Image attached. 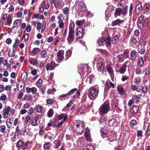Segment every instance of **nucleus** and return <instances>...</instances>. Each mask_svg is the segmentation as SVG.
Returning <instances> with one entry per match:
<instances>
[{
    "instance_id": "nucleus-1",
    "label": "nucleus",
    "mask_w": 150,
    "mask_h": 150,
    "mask_svg": "<svg viewBox=\"0 0 150 150\" xmlns=\"http://www.w3.org/2000/svg\"><path fill=\"white\" fill-rule=\"evenodd\" d=\"M98 87L97 86L91 87L89 89L88 95L92 100H94L98 95L99 93Z\"/></svg>"
},
{
    "instance_id": "nucleus-2",
    "label": "nucleus",
    "mask_w": 150,
    "mask_h": 150,
    "mask_svg": "<svg viewBox=\"0 0 150 150\" xmlns=\"http://www.w3.org/2000/svg\"><path fill=\"white\" fill-rule=\"evenodd\" d=\"M149 22V20L146 18L144 19L143 16H140L137 20V25L139 28L141 29L144 27H147Z\"/></svg>"
},
{
    "instance_id": "nucleus-3",
    "label": "nucleus",
    "mask_w": 150,
    "mask_h": 150,
    "mask_svg": "<svg viewBox=\"0 0 150 150\" xmlns=\"http://www.w3.org/2000/svg\"><path fill=\"white\" fill-rule=\"evenodd\" d=\"M110 110V104L105 103L100 107L99 112L100 115L106 114Z\"/></svg>"
},
{
    "instance_id": "nucleus-4",
    "label": "nucleus",
    "mask_w": 150,
    "mask_h": 150,
    "mask_svg": "<svg viewBox=\"0 0 150 150\" xmlns=\"http://www.w3.org/2000/svg\"><path fill=\"white\" fill-rule=\"evenodd\" d=\"M74 28H73L72 26L70 25L69 28L68 35L67 38L68 42L69 44H71V42H73L74 40Z\"/></svg>"
},
{
    "instance_id": "nucleus-5",
    "label": "nucleus",
    "mask_w": 150,
    "mask_h": 150,
    "mask_svg": "<svg viewBox=\"0 0 150 150\" xmlns=\"http://www.w3.org/2000/svg\"><path fill=\"white\" fill-rule=\"evenodd\" d=\"M127 7L126 6L122 8H116L114 16L116 18L118 16H120L121 14L125 15L127 14Z\"/></svg>"
},
{
    "instance_id": "nucleus-6",
    "label": "nucleus",
    "mask_w": 150,
    "mask_h": 150,
    "mask_svg": "<svg viewBox=\"0 0 150 150\" xmlns=\"http://www.w3.org/2000/svg\"><path fill=\"white\" fill-rule=\"evenodd\" d=\"M98 45L100 46L103 45L105 44L107 47L110 46V37H107L105 39L103 38H100L97 41Z\"/></svg>"
},
{
    "instance_id": "nucleus-7",
    "label": "nucleus",
    "mask_w": 150,
    "mask_h": 150,
    "mask_svg": "<svg viewBox=\"0 0 150 150\" xmlns=\"http://www.w3.org/2000/svg\"><path fill=\"white\" fill-rule=\"evenodd\" d=\"M105 66L103 60L101 59H99L97 62V68L98 71L99 72H102L103 74V69Z\"/></svg>"
},
{
    "instance_id": "nucleus-8",
    "label": "nucleus",
    "mask_w": 150,
    "mask_h": 150,
    "mask_svg": "<svg viewBox=\"0 0 150 150\" xmlns=\"http://www.w3.org/2000/svg\"><path fill=\"white\" fill-rule=\"evenodd\" d=\"M76 35L77 36L76 40L81 38L83 37L85 33L82 27H77L76 30Z\"/></svg>"
},
{
    "instance_id": "nucleus-9",
    "label": "nucleus",
    "mask_w": 150,
    "mask_h": 150,
    "mask_svg": "<svg viewBox=\"0 0 150 150\" xmlns=\"http://www.w3.org/2000/svg\"><path fill=\"white\" fill-rule=\"evenodd\" d=\"M115 8V7H113L112 5H110L108 7L105 12V18L107 21L111 15V13L114 11Z\"/></svg>"
},
{
    "instance_id": "nucleus-10",
    "label": "nucleus",
    "mask_w": 150,
    "mask_h": 150,
    "mask_svg": "<svg viewBox=\"0 0 150 150\" xmlns=\"http://www.w3.org/2000/svg\"><path fill=\"white\" fill-rule=\"evenodd\" d=\"M77 5V8L79 11H80L82 12H83L86 10V6L85 5L84 3L83 2H78Z\"/></svg>"
},
{
    "instance_id": "nucleus-11",
    "label": "nucleus",
    "mask_w": 150,
    "mask_h": 150,
    "mask_svg": "<svg viewBox=\"0 0 150 150\" xmlns=\"http://www.w3.org/2000/svg\"><path fill=\"white\" fill-rule=\"evenodd\" d=\"M77 127H79L81 129L82 133H83V127L85 125L84 123L81 121H77L76 124H74Z\"/></svg>"
},
{
    "instance_id": "nucleus-12",
    "label": "nucleus",
    "mask_w": 150,
    "mask_h": 150,
    "mask_svg": "<svg viewBox=\"0 0 150 150\" xmlns=\"http://www.w3.org/2000/svg\"><path fill=\"white\" fill-rule=\"evenodd\" d=\"M64 51L62 50L59 51L57 53V58L59 61H62L63 59Z\"/></svg>"
},
{
    "instance_id": "nucleus-13",
    "label": "nucleus",
    "mask_w": 150,
    "mask_h": 150,
    "mask_svg": "<svg viewBox=\"0 0 150 150\" xmlns=\"http://www.w3.org/2000/svg\"><path fill=\"white\" fill-rule=\"evenodd\" d=\"M108 125L110 127H113L116 126L117 124L115 119H111L108 120Z\"/></svg>"
},
{
    "instance_id": "nucleus-14",
    "label": "nucleus",
    "mask_w": 150,
    "mask_h": 150,
    "mask_svg": "<svg viewBox=\"0 0 150 150\" xmlns=\"http://www.w3.org/2000/svg\"><path fill=\"white\" fill-rule=\"evenodd\" d=\"M125 22L124 20H121L120 19H118L113 21L112 23V25L113 26L118 25H120V24L123 23Z\"/></svg>"
},
{
    "instance_id": "nucleus-15",
    "label": "nucleus",
    "mask_w": 150,
    "mask_h": 150,
    "mask_svg": "<svg viewBox=\"0 0 150 150\" xmlns=\"http://www.w3.org/2000/svg\"><path fill=\"white\" fill-rule=\"evenodd\" d=\"M120 37V35H115L111 40H110V43L112 42L113 44H115L118 42L119 41V38Z\"/></svg>"
},
{
    "instance_id": "nucleus-16",
    "label": "nucleus",
    "mask_w": 150,
    "mask_h": 150,
    "mask_svg": "<svg viewBox=\"0 0 150 150\" xmlns=\"http://www.w3.org/2000/svg\"><path fill=\"white\" fill-rule=\"evenodd\" d=\"M106 68L107 71L110 76L112 77L113 76H114L113 70L110 66L108 64L106 65Z\"/></svg>"
},
{
    "instance_id": "nucleus-17",
    "label": "nucleus",
    "mask_w": 150,
    "mask_h": 150,
    "mask_svg": "<svg viewBox=\"0 0 150 150\" xmlns=\"http://www.w3.org/2000/svg\"><path fill=\"white\" fill-rule=\"evenodd\" d=\"M84 135L86 139L88 141L90 142L91 141V134L90 130L89 129H86L84 133Z\"/></svg>"
},
{
    "instance_id": "nucleus-18",
    "label": "nucleus",
    "mask_w": 150,
    "mask_h": 150,
    "mask_svg": "<svg viewBox=\"0 0 150 150\" xmlns=\"http://www.w3.org/2000/svg\"><path fill=\"white\" fill-rule=\"evenodd\" d=\"M117 91L120 96L124 95L125 93V90L120 86H118L117 87Z\"/></svg>"
},
{
    "instance_id": "nucleus-19",
    "label": "nucleus",
    "mask_w": 150,
    "mask_h": 150,
    "mask_svg": "<svg viewBox=\"0 0 150 150\" xmlns=\"http://www.w3.org/2000/svg\"><path fill=\"white\" fill-rule=\"evenodd\" d=\"M88 67V64H85L84 65H80L79 69V71L81 73V72L86 70Z\"/></svg>"
},
{
    "instance_id": "nucleus-20",
    "label": "nucleus",
    "mask_w": 150,
    "mask_h": 150,
    "mask_svg": "<svg viewBox=\"0 0 150 150\" xmlns=\"http://www.w3.org/2000/svg\"><path fill=\"white\" fill-rule=\"evenodd\" d=\"M30 149L31 145L29 142H26L23 146V150H25L26 149L27 150H30Z\"/></svg>"
},
{
    "instance_id": "nucleus-21",
    "label": "nucleus",
    "mask_w": 150,
    "mask_h": 150,
    "mask_svg": "<svg viewBox=\"0 0 150 150\" xmlns=\"http://www.w3.org/2000/svg\"><path fill=\"white\" fill-rule=\"evenodd\" d=\"M131 59L132 60H134L137 57V52L135 50L132 51L130 53Z\"/></svg>"
},
{
    "instance_id": "nucleus-22",
    "label": "nucleus",
    "mask_w": 150,
    "mask_h": 150,
    "mask_svg": "<svg viewBox=\"0 0 150 150\" xmlns=\"http://www.w3.org/2000/svg\"><path fill=\"white\" fill-rule=\"evenodd\" d=\"M21 21L20 19L16 20L14 22L13 25L12 26L13 28H14L16 27L19 26L21 23Z\"/></svg>"
},
{
    "instance_id": "nucleus-23",
    "label": "nucleus",
    "mask_w": 150,
    "mask_h": 150,
    "mask_svg": "<svg viewBox=\"0 0 150 150\" xmlns=\"http://www.w3.org/2000/svg\"><path fill=\"white\" fill-rule=\"evenodd\" d=\"M89 103H87V104H86V101L85 100H83L82 105H84L85 106H87L88 108H91L93 106V103L92 101L89 102Z\"/></svg>"
},
{
    "instance_id": "nucleus-24",
    "label": "nucleus",
    "mask_w": 150,
    "mask_h": 150,
    "mask_svg": "<svg viewBox=\"0 0 150 150\" xmlns=\"http://www.w3.org/2000/svg\"><path fill=\"white\" fill-rule=\"evenodd\" d=\"M51 146V144L49 142H45L43 145L44 149L47 150H49Z\"/></svg>"
},
{
    "instance_id": "nucleus-25",
    "label": "nucleus",
    "mask_w": 150,
    "mask_h": 150,
    "mask_svg": "<svg viewBox=\"0 0 150 150\" xmlns=\"http://www.w3.org/2000/svg\"><path fill=\"white\" fill-rule=\"evenodd\" d=\"M54 149L58 148L61 145V142L59 140H56L54 141Z\"/></svg>"
},
{
    "instance_id": "nucleus-26",
    "label": "nucleus",
    "mask_w": 150,
    "mask_h": 150,
    "mask_svg": "<svg viewBox=\"0 0 150 150\" xmlns=\"http://www.w3.org/2000/svg\"><path fill=\"white\" fill-rule=\"evenodd\" d=\"M127 68V65L125 63L123 64L122 66L119 69L120 72L122 74H123L126 71V68Z\"/></svg>"
},
{
    "instance_id": "nucleus-27",
    "label": "nucleus",
    "mask_w": 150,
    "mask_h": 150,
    "mask_svg": "<svg viewBox=\"0 0 150 150\" xmlns=\"http://www.w3.org/2000/svg\"><path fill=\"white\" fill-rule=\"evenodd\" d=\"M142 5L140 3H139L137 5L136 9H137L138 11V13L139 14L141 12L142 10Z\"/></svg>"
},
{
    "instance_id": "nucleus-28",
    "label": "nucleus",
    "mask_w": 150,
    "mask_h": 150,
    "mask_svg": "<svg viewBox=\"0 0 150 150\" xmlns=\"http://www.w3.org/2000/svg\"><path fill=\"white\" fill-rule=\"evenodd\" d=\"M85 21L84 19L81 20H77L76 22V24L78 26H80L83 25Z\"/></svg>"
},
{
    "instance_id": "nucleus-29",
    "label": "nucleus",
    "mask_w": 150,
    "mask_h": 150,
    "mask_svg": "<svg viewBox=\"0 0 150 150\" xmlns=\"http://www.w3.org/2000/svg\"><path fill=\"white\" fill-rule=\"evenodd\" d=\"M127 30V37H128L131 34V32H132L133 28L132 27H131L130 26L128 27Z\"/></svg>"
},
{
    "instance_id": "nucleus-30",
    "label": "nucleus",
    "mask_w": 150,
    "mask_h": 150,
    "mask_svg": "<svg viewBox=\"0 0 150 150\" xmlns=\"http://www.w3.org/2000/svg\"><path fill=\"white\" fill-rule=\"evenodd\" d=\"M24 145V142L21 140L18 141L16 144L17 147L21 148Z\"/></svg>"
},
{
    "instance_id": "nucleus-31",
    "label": "nucleus",
    "mask_w": 150,
    "mask_h": 150,
    "mask_svg": "<svg viewBox=\"0 0 150 150\" xmlns=\"http://www.w3.org/2000/svg\"><path fill=\"white\" fill-rule=\"evenodd\" d=\"M88 79L89 83H91L95 80V78L93 75H91L89 76Z\"/></svg>"
},
{
    "instance_id": "nucleus-32",
    "label": "nucleus",
    "mask_w": 150,
    "mask_h": 150,
    "mask_svg": "<svg viewBox=\"0 0 150 150\" xmlns=\"http://www.w3.org/2000/svg\"><path fill=\"white\" fill-rule=\"evenodd\" d=\"M53 110L52 108L50 109L47 113V116L50 117H51L53 114Z\"/></svg>"
},
{
    "instance_id": "nucleus-33",
    "label": "nucleus",
    "mask_w": 150,
    "mask_h": 150,
    "mask_svg": "<svg viewBox=\"0 0 150 150\" xmlns=\"http://www.w3.org/2000/svg\"><path fill=\"white\" fill-rule=\"evenodd\" d=\"M105 128L102 129L101 130V136L103 138H104L106 137V134L108 132L107 130L104 131Z\"/></svg>"
},
{
    "instance_id": "nucleus-34",
    "label": "nucleus",
    "mask_w": 150,
    "mask_h": 150,
    "mask_svg": "<svg viewBox=\"0 0 150 150\" xmlns=\"http://www.w3.org/2000/svg\"><path fill=\"white\" fill-rule=\"evenodd\" d=\"M46 2L45 1H43L41 4V6L40 8L39 11L40 12H42L44 10L45 5V4Z\"/></svg>"
},
{
    "instance_id": "nucleus-35",
    "label": "nucleus",
    "mask_w": 150,
    "mask_h": 150,
    "mask_svg": "<svg viewBox=\"0 0 150 150\" xmlns=\"http://www.w3.org/2000/svg\"><path fill=\"white\" fill-rule=\"evenodd\" d=\"M16 48H13V51L11 52L10 51L8 52V56L9 57H13L14 56L15 54L16 51Z\"/></svg>"
},
{
    "instance_id": "nucleus-36",
    "label": "nucleus",
    "mask_w": 150,
    "mask_h": 150,
    "mask_svg": "<svg viewBox=\"0 0 150 150\" xmlns=\"http://www.w3.org/2000/svg\"><path fill=\"white\" fill-rule=\"evenodd\" d=\"M138 108L136 106H134L131 110V113L132 114H135L136 113L138 110Z\"/></svg>"
},
{
    "instance_id": "nucleus-37",
    "label": "nucleus",
    "mask_w": 150,
    "mask_h": 150,
    "mask_svg": "<svg viewBox=\"0 0 150 150\" xmlns=\"http://www.w3.org/2000/svg\"><path fill=\"white\" fill-rule=\"evenodd\" d=\"M40 49L39 48H34L32 51L31 53L32 54H37L40 52Z\"/></svg>"
},
{
    "instance_id": "nucleus-38",
    "label": "nucleus",
    "mask_w": 150,
    "mask_h": 150,
    "mask_svg": "<svg viewBox=\"0 0 150 150\" xmlns=\"http://www.w3.org/2000/svg\"><path fill=\"white\" fill-rule=\"evenodd\" d=\"M86 150H94L95 149L93 146L90 144H88L86 146V148H85Z\"/></svg>"
},
{
    "instance_id": "nucleus-39",
    "label": "nucleus",
    "mask_w": 150,
    "mask_h": 150,
    "mask_svg": "<svg viewBox=\"0 0 150 150\" xmlns=\"http://www.w3.org/2000/svg\"><path fill=\"white\" fill-rule=\"evenodd\" d=\"M142 90L143 93H147L148 91V87L146 86H143L142 87Z\"/></svg>"
},
{
    "instance_id": "nucleus-40",
    "label": "nucleus",
    "mask_w": 150,
    "mask_h": 150,
    "mask_svg": "<svg viewBox=\"0 0 150 150\" xmlns=\"http://www.w3.org/2000/svg\"><path fill=\"white\" fill-rule=\"evenodd\" d=\"M29 61L31 64L34 66L36 65L37 61L36 60L33 58H31L29 59Z\"/></svg>"
},
{
    "instance_id": "nucleus-41",
    "label": "nucleus",
    "mask_w": 150,
    "mask_h": 150,
    "mask_svg": "<svg viewBox=\"0 0 150 150\" xmlns=\"http://www.w3.org/2000/svg\"><path fill=\"white\" fill-rule=\"evenodd\" d=\"M40 54L42 57V58H45L47 56V52L45 50L42 51Z\"/></svg>"
},
{
    "instance_id": "nucleus-42",
    "label": "nucleus",
    "mask_w": 150,
    "mask_h": 150,
    "mask_svg": "<svg viewBox=\"0 0 150 150\" xmlns=\"http://www.w3.org/2000/svg\"><path fill=\"white\" fill-rule=\"evenodd\" d=\"M77 90V88H74L70 90L68 93L67 94L68 96V97L69 96L72 95L74 93V92L76 91Z\"/></svg>"
},
{
    "instance_id": "nucleus-43",
    "label": "nucleus",
    "mask_w": 150,
    "mask_h": 150,
    "mask_svg": "<svg viewBox=\"0 0 150 150\" xmlns=\"http://www.w3.org/2000/svg\"><path fill=\"white\" fill-rule=\"evenodd\" d=\"M42 80L40 79H39L36 82V84L38 88H40L42 85Z\"/></svg>"
},
{
    "instance_id": "nucleus-44",
    "label": "nucleus",
    "mask_w": 150,
    "mask_h": 150,
    "mask_svg": "<svg viewBox=\"0 0 150 150\" xmlns=\"http://www.w3.org/2000/svg\"><path fill=\"white\" fill-rule=\"evenodd\" d=\"M117 58L118 62L122 61L124 59L123 55L122 54H119L117 56Z\"/></svg>"
},
{
    "instance_id": "nucleus-45",
    "label": "nucleus",
    "mask_w": 150,
    "mask_h": 150,
    "mask_svg": "<svg viewBox=\"0 0 150 150\" xmlns=\"http://www.w3.org/2000/svg\"><path fill=\"white\" fill-rule=\"evenodd\" d=\"M138 65L139 66L142 67L144 64V62L143 59H139L138 63Z\"/></svg>"
},
{
    "instance_id": "nucleus-46",
    "label": "nucleus",
    "mask_w": 150,
    "mask_h": 150,
    "mask_svg": "<svg viewBox=\"0 0 150 150\" xmlns=\"http://www.w3.org/2000/svg\"><path fill=\"white\" fill-rule=\"evenodd\" d=\"M19 42V40L18 38L16 39L15 42L13 45V48H16L15 47L17 46Z\"/></svg>"
},
{
    "instance_id": "nucleus-47",
    "label": "nucleus",
    "mask_w": 150,
    "mask_h": 150,
    "mask_svg": "<svg viewBox=\"0 0 150 150\" xmlns=\"http://www.w3.org/2000/svg\"><path fill=\"white\" fill-rule=\"evenodd\" d=\"M42 107L40 105H38L36 108V110L37 112H40L42 110Z\"/></svg>"
},
{
    "instance_id": "nucleus-48",
    "label": "nucleus",
    "mask_w": 150,
    "mask_h": 150,
    "mask_svg": "<svg viewBox=\"0 0 150 150\" xmlns=\"http://www.w3.org/2000/svg\"><path fill=\"white\" fill-rule=\"evenodd\" d=\"M7 24L8 25L10 24L12 22V18H11V15H9L7 18Z\"/></svg>"
},
{
    "instance_id": "nucleus-49",
    "label": "nucleus",
    "mask_w": 150,
    "mask_h": 150,
    "mask_svg": "<svg viewBox=\"0 0 150 150\" xmlns=\"http://www.w3.org/2000/svg\"><path fill=\"white\" fill-rule=\"evenodd\" d=\"M133 8V5L132 3L131 4L129 9V15L131 16L132 14V10Z\"/></svg>"
},
{
    "instance_id": "nucleus-50",
    "label": "nucleus",
    "mask_w": 150,
    "mask_h": 150,
    "mask_svg": "<svg viewBox=\"0 0 150 150\" xmlns=\"http://www.w3.org/2000/svg\"><path fill=\"white\" fill-rule=\"evenodd\" d=\"M150 69L149 67L148 66V68H146L145 74L146 76H149L150 74Z\"/></svg>"
},
{
    "instance_id": "nucleus-51",
    "label": "nucleus",
    "mask_w": 150,
    "mask_h": 150,
    "mask_svg": "<svg viewBox=\"0 0 150 150\" xmlns=\"http://www.w3.org/2000/svg\"><path fill=\"white\" fill-rule=\"evenodd\" d=\"M146 134L148 136H149L150 134V123H149L148 124Z\"/></svg>"
},
{
    "instance_id": "nucleus-52",
    "label": "nucleus",
    "mask_w": 150,
    "mask_h": 150,
    "mask_svg": "<svg viewBox=\"0 0 150 150\" xmlns=\"http://www.w3.org/2000/svg\"><path fill=\"white\" fill-rule=\"evenodd\" d=\"M129 53L127 51L125 52L123 55V57L124 59L127 58L129 57Z\"/></svg>"
},
{
    "instance_id": "nucleus-53",
    "label": "nucleus",
    "mask_w": 150,
    "mask_h": 150,
    "mask_svg": "<svg viewBox=\"0 0 150 150\" xmlns=\"http://www.w3.org/2000/svg\"><path fill=\"white\" fill-rule=\"evenodd\" d=\"M1 100L4 101L7 99V97L4 94H3L1 96H0Z\"/></svg>"
},
{
    "instance_id": "nucleus-54",
    "label": "nucleus",
    "mask_w": 150,
    "mask_h": 150,
    "mask_svg": "<svg viewBox=\"0 0 150 150\" xmlns=\"http://www.w3.org/2000/svg\"><path fill=\"white\" fill-rule=\"evenodd\" d=\"M69 10V9L68 7L64 8L63 9V12L64 14H66L68 13Z\"/></svg>"
},
{
    "instance_id": "nucleus-55",
    "label": "nucleus",
    "mask_w": 150,
    "mask_h": 150,
    "mask_svg": "<svg viewBox=\"0 0 150 150\" xmlns=\"http://www.w3.org/2000/svg\"><path fill=\"white\" fill-rule=\"evenodd\" d=\"M110 88V87L106 83V85L105 86L104 88V93H107Z\"/></svg>"
},
{
    "instance_id": "nucleus-56",
    "label": "nucleus",
    "mask_w": 150,
    "mask_h": 150,
    "mask_svg": "<svg viewBox=\"0 0 150 150\" xmlns=\"http://www.w3.org/2000/svg\"><path fill=\"white\" fill-rule=\"evenodd\" d=\"M30 120V115H27L25 117V121L26 123H28V121H29Z\"/></svg>"
},
{
    "instance_id": "nucleus-57",
    "label": "nucleus",
    "mask_w": 150,
    "mask_h": 150,
    "mask_svg": "<svg viewBox=\"0 0 150 150\" xmlns=\"http://www.w3.org/2000/svg\"><path fill=\"white\" fill-rule=\"evenodd\" d=\"M45 132V130L43 128L41 127L40 130L39 132V134L40 135L42 136L44 135V133Z\"/></svg>"
},
{
    "instance_id": "nucleus-58",
    "label": "nucleus",
    "mask_w": 150,
    "mask_h": 150,
    "mask_svg": "<svg viewBox=\"0 0 150 150\" xmlns=\"http://www.w3.org/2000/svg\"><path fill=\"white\" fill-rule=\"evenodd\" d=\"M134 81L137 83H140L141 81V79L139 77L135 78L134 79Z\"/></svg>"
},
{
    "instance_id": "nucleus-59",
    "label": "nucleus",
    "mask_w": 150,
    "mask_h": 150,
    "mask_svg": "<svg viewBox=\"0 0 150 150\" xmlns=\"http://www.w3.org/2000/svg\"><path fill=\"white\" fill-rule=\"evenodd\" d=\"M131 126H134L136 125L137 124V122L135 120H132L131 121Z\"/></svg>"
},
{
    "instance_id": "nucleus-60",
    "label": "nucleus",
    "mask_w": 150,
    "mask_h": 150,
    "mask_svg": "<svg viewBox=\"0 0 150 150\" xmlns=\"http://www.w3.org/2000/svg\"><path fill=\"white\" fill-rule=\"evenodd\" d=\"M110 87V88L112 87V88H114L115 86L114 84L112 83L111 81H110V82L108 83V82L106 83Z\"/></svg>"
},
{
    "instance_id": "nucleus-61",
    "label": "nucleus",
    "mask_w": 150,
    "mask_h": 150,
    "mask_svg": "<svg viewBox=\"0 0 150 150\" xmlns=\"http://www.w3.org/2000/svg\"><path fill=\"white\" fill-rule=\"evenodd\" d=\"M41 26H43L42 25V23L40 22H38L37 28L38 30H40L41 28Z\"/></svg>"
},
{
    "instance_id": "nucleus-62",
    "label": "nucleus",
    "mask_w": 150,
    "mask_h": 150,
    "mask_svg": "<svg viewBox=\"0 0 150 150\" xmlns=\"http://www.w3.org/2000/svg\"><path fill=\"white\" fill-rule=\"evenodd\" d=\"M31 91L33 94H35L37 91V88L35 87H33L31 88Z\"/></svg>"
},
{
    "instance_id": "nucleus-63",
    "label": "nucleus",
    "mask_w": 150,
    "mask_h": 150,
    "mask_svg": "<svg viewBox=\"0 0 150 150\" xmlns=\"http://www.w3.org/2000/svg\"><path fill=\"white\" fill-rule=\"evenodd\" d=\"M23 38H24L26 41H27L28 38V33L24 34L23 36Z\"/></svg>"
},
{
    "instance_id": "nucleus-64",
    "label": "nucleus",
    "mask_w": 150,
    "mask_h": 150,
    "mask_svg": "<svg viewBox=\"0 0 150 150\" xmlns=\"http://www.w3.org/2000/svg\"><path fill=\"white\" fill-rule=\"evenodd\" d=\"M4 114L3 115V117L4 119L7 118L8 117V114L9 113L7 112H4Z\"/></svg>"
}]
</instances>
